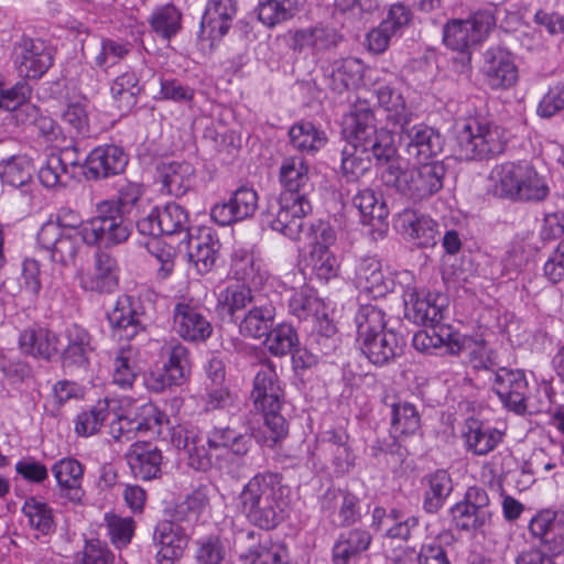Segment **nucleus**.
<instances>
[{"label":"nucleus","instance_id":"1","mask_svg":"<svg viewBox=\"0 0 564 564\" xmlns=\"http://www.w3.org/2000/svg\"><path fill=\"white\" fill-rule=\"evenodd\" d=\"M290 489L282 475L264 471L251 477L238 496L248 521L263 530L278 527L285 518Z\"/></svg>","mask_w":564,"mask_h":564},{"label":"nucleus","instance_id":"2","mask_svg":"<svg viewBox=\"0 0 564 564\" xmlns=\"http://www.w3.org/2000/svg\"><path fill=\"white\" fill-rule=\"evenodd\" d=\"M495 195L516 202H543L550 195L545 175L530 162H503L490 172Z\"/></svg>","mask_w":564,"mask_h":564},{"label":"nucleus","instance_id":"3","mask_svg":"<svg viewBox=\"0 0 564 564\" xmlns=\"http://www.w3.org/2000/svg\"><path fill=\"white\" fill-rule=\"evenodd\" d=\"M251 400L254 408L263 414L264 434L263 444L273 447L288 434V424L280 414L284 402V391L274 365L270 361L261 364L253 379Z\"/></svg>","mask_w":564,"mask_h":564},{"label":"nucleus","instance_id":"4","mask_svg":"<svg viewBox=\"0 0 564 564\" xmlns=\"http://www.w3.org/2000/svg\"><path fill=\"white\" fill-rule=\"evenodd\" d=\"M446 167L443 162L434 161L402 170L389 164L381 174L383 184L395 189L413 203L429 199L443 188Z\"/></svg>","mask_w":564,"mask_h":564},{"label":"nucleus","instance_id":"5","mask_svg":"<svg viewBox=\"0 0 564 564\" xmlns=\"http://www.w3.org/2000/svg\"><path fill=\"white\" fill-rule=\"evenodd\" d=\"M236 433L230 427H215L205 436L195 426L177 425L173 429L171 442L176 449L184 453L189 467L205 471L212 467V452L229 448L237 437Z\"/></svg>","mask_w":564,"mask_h":564},{"label":"nucleus","instance_id":"6","mask_svg":"<svg viewBox=\"0 0 564 564\" xmlns=\"http://www.w3.org/2000/svg\"><path fill=\"white\" fill-rule=\"evenodd\" d=\"M97 215L87 221L79 231L88 246L106 248L123 243L131 235V225L122 215L115 200H102L96 205Z\"/></svg>","mask_w":564,"mask_h":564},{"label":"nucleus","instance_id":"7","mask_svg":"<svg viewBox=\"0 0 564 564\" xmlns=\"http://www.w3.org/2000/svg\"><path fill=\"white\" fill-rule=\"evenodd\" d=\"M503 150L502 133L495 124L471 119L458 132L456 151L462 160H488Z\"/></svg>","mask_w":564,"mask_h":564},{"label":"nucleus","instance_id":"8","mask_svg":"<svg viewBox=\"0 0 564 564\" xmlns=\"http://www.w3.org/2000/svg\"><path fill=\"white\" fill-rule=\"evenodd\" d=\"M496 20L489 11H478L466 20L453 19L443 28V42L453 51L466 52L481 43L494 29Z\"/></svg>","mask_w":564,"mask_h":564},{"label":"nucleus","instance_id":"9","mask_svg":"<svg viewBox=\"0 0 564 564\" xmlns=\"http://www.w3.org/2000/svg\"><path fill=\"white\" fill-rule=\"evenodd\" d=\"M173 329L184 340L199 343L213 334L204 306L192 297H178L173 307Z\"/></svg>","mask_w":564,"mask_h":564},{"label":"nucleus","instance_id":"10","mask_svg":"<svg viewBox=\"0 0 564 564\" xmlns=\"http://www.w3.org/2000/svg\"><path fill=\"white\" fill-rule=\"evenodd\" d=\"M311 210L312 205L308 199L280 195L268 208V223L272 230L279 231L292 240H299L303 231V218Z\"/></svg>","mask_w":564,"mask_h":564},{"label":"nucleus","instance_id":"11","mask_svg":"<svg viewBox=\"0 0 564 564\" xmlns=\"http://www.w3.org/2000/svg\"><path fill=\"white\" fill-rule=\"evenodd\" d=\"M163 414L153 403H144L134 411L128 413L121 412L120 401L118 409L111 414L110 434L116 441H130L137 433L148 432L159 427L162 423Z\"/></svg>","mask_w":564,"mask_h":564},{"label":"nucleus","instance_id":"12","mask_svg":"<svg viewBox=\"0 0 564 564\" xmlns=\"http://www.w3.org/2000/svg\"><path fill=\"white\" fill-rule=\"evenodd\" d=\"M189 538V527L174 517L159 522L153 532L158 564H175L183 556Z\"/></svg>","mask_w":564,"mask_h":564},{"label":"nucleus","instance_id":"13","mask_svg":"<svg viewBox=\"0 0 564 564\" xmlns=\"http://www.w3.org/2000/svg\"><path fill=\"white\" fill-rule=\"evenodd\" d=\"M492 390L507 408L517 413L531 408L528 381L520 369L497 368L492 378Z\"/></svg>","mask_w":564,"mask_h":564},{"label":"nucleus","instance_id":"14","mask_svg":"<svg viewBox=\"0 0 564 564\" xmlns=\"http://www.w3.org/2000/svg\"><path fill=\"white\" fill-rule=\"evenodd\" d=\"M13 62L22 77L40 78L53 64V51L42 40L23 39L14 47Z\"/></svg>","mask_w":564,"mask_h":564},{"label":"nucleus","instance_id":"15","mask_svg":"<svg viewBox=\"0 0 564 564\" xmlns=\"http://www.w3.org/2000/svg\"><path fill=\"white\" fill-rule=\"evenodd\" d=\"M405 316L415 324L438 325L443 319L446 300L441 294L406 288L403 292Z\"/></svg>","mask_w":564,"mask_h":564},{"label":"nucleus","instance_id":"16","mask_svg":"<svg viewBox=\"0 0 564 564\" xmlns=\"http://www.w3.org/2000/svg\"><path fill=\"white\" fill-rule=\"evenodd\" d=\"M529 531L552 557L564 554V512L542 510L529 523Z\"/></svg>","mask_w":564,"mask_h":564},{"label":"nucleus","instance_id":"17","mask_svg":"<svg viewBox=\"0 0 564 564\" xmlns=\"http://www.w3.org/2000/svg\"><path fill=\"white\" fill-rule=\"evenodd\" d=\"M79 285L85 291L99 294L113 293L119 285L117 260L107 252L98 251L93 265L78 274Z\"/></svg>","mask_w":564,"mask_h":564},{"label":"nucleus","instance_id":"18","mask_svg":"<svg viewBox=\"0 0 564 564\" xmlns=\"http://www.w3.org/2000/svg\"><path fill=\"white\" fill-rule=\"evenodd\" d=\"M289 35L291 50L299 53L308 51L313 55L330 51L341 41L335 28L323 23L290 31Z\"/></svg>","mask_w":564,"mask_h":564},{"label":"nucleus","instance_id":"19","mask_svg":"<svg viewBox=\"0 0 564 564\" xmlns=\"http://www.w3.org/2000/svg\"><path fill=\"white\" fill-rule=\"evenodd\" d=\"M107 318L113 336L119 339L131 340L147 327L143 314L137 311L134 301L129 295H120L117 299L113 308L108 312Z\"/></svg>","mask_w":564,"mask_h":564},{"label":"nucleus","instance_id":"20","mask_svg":"<svg viewBox=\"0 0 564 564\" xmlns=\"http://www.w3.org/2000/svg\"><path fill=\"white\" fill-rule=\"evenodd\" d=\"M258 208V194L253 188L240 187L227 203L216 204L210 217L220 226H228L251 217Z\"/></svg>","mask_w":564,"mask_h":564},{"label":"nucleus","instance_id":"21","mask_svg":"<svg viewBox=\"0 0 564 564\" xmlns=\"http://www.w3.org/2000/svg\"><path fill=\"white\" fill-rule=\"evenodd\" d=\"M402 141L406 153L417 161L436 156L443 151L444 139L441 133L426 124L402 128Z\"/></svg>","mask_w":564,"mask_h":564},{"label":"nucleus","instance_id":"22","mask_svg":"<svg viewBox=\"0 0 564 564\" xmlns=\"http://www.w3.org/2000/svg\"><path fill=\"white\" fill-rule=\"evenodd\" d=\"M352 280L357 289L375 299L384 296L392 286V280L384 274L381 262L375 257L357 260Z\"/></svg>","mask_w":564,"mask_h":564},{"label":"nucleus","instance_id":"23","mask_svg":"<svg viewBox=\"0 0 564 564\" xmlns=\"http://www.w3.org/2000/svg\"><path fill=\"white\" fill-rule=\"evenodd\" d=\"M358 346L371 364L384 366L403 354L405 340L393 329L387 328L361 341Z\"/></svg>","mask_w":564,"mask_h":564},{"label":"nucleus","instance_id":"24","mask_svg":"<svg viewBox=\"0 0 564 564\" xmlns=\"http://www.w3.org/2000/svg\"><path fill=\"white\" fill-rule=\"evenodd\" d=\"M80 235L63 232L56 225L45 223L39 234L37 241L42 248L51 252V258L55 262L68 264L77 253Z\"/></svg>","mask_w":564,"mask_h":564},{"label":"nucleus","instance_id":"25","mask_svg":"<svg viewBox=\"0 0 564 564\" xmlns=\"http://www.w3.org/2000/svg\"><path fill=\"white\" fill-rule=\"evenodd\" d=\"M279 181L283 188L280 195L308 199L312 183L310 166L304 158L299 155L285 158L280 165Z\"/></svg>","mask_w":564,"mask_h":564},{"label":"nucleus","instance_id":"26","mask_svg":"<svg viewBox=\"0 0 564 564\" xmlns=\"http://www.w3.org/2000/svg\"><path fill=\"white\" fill-rule=\"evenodd\" d=\"M484 72L488 85L494 89L510 88L519 78L511 54L499 47L486 52Z\"/></svg>","mask_w":564,"mask_h":564},{"label":"nucleus","instance_id":"27","mask_svg":"<svg viewBox=\"0 0 564 564\" xmlns=\"http://www.w3.org/2000/svg\"><path fill=\"white\" fill-rule=\"evenodd\" d=\"M124 456L134 478L152 480L161 475L162 452L151 443L135 442Z\"/></svg>","mask_w":564,"mask_h":564},{"label":"nucleus","instance_id":"28","mask_svg":"<svg viewBox=\"0 0 564 564\" xmlns=\"http://www.w3.org/2000/svg\"><path fill=\"white\" fill-rule=\"evenodd\" d=\"M378 131L373 111L367 101H357L344 118V132L349 144L364 147Z\"/></svg>","mask_w":564,"mask_h":564},{"label":"nucleus","instance_id":"29","mask_svg":"<svg viewBox=\"0 0 564 564\" xmlns=\"http://www.w3.org/2000/svg\"><path fill=\"white\" fill-rule=\"evenodd\" d=\"M86 167L93 177H109L120 174L128 164V155L115 144L94 149L85 160Z\"/></svg>","mask_w":564,"mask_h":564},{"label":"nucleus","instance_id":"30","mask_svg":"<svg viewBox=\"0 0 564 564\" xmlns=\"http://www.w3.org/2000/svg\"><path fill=\"white\" fill-rule=\"evenodd\" d=\"M372 541L369 531L352 529L340 533L333 546V564H359Z\"/></svg>","mask_w":564,"mask_h":564},{"label":"nucleus","instance_id":"31","mask_svg":"<svg viewBox=\"0 0 564 564\" xmlns=\"http://www.w3.org/2000/svg\"><path fill=\"white\" fill-rule=\"evenodd\" d=\"M275 317V306L272 300L263 299L258 294L257 300L239 324V332L243 336L261 338L271 329Z\"/></svg>","mask_w":564,"mask_h":564},{"label":"nucleus","instance_id":"32","mask_svg":"<svg viewBox=\"0 0 564 564\" xmlns=\"http://www.w3.org/2000/svg\"><path fill=\"white\" fill-rule=\"evenodd\" d=\"M237 13V0H209L202 20V29L212 40L223 37L229 31Z\"/></svg>","mask_w":564,"mask_h":564},{"label":"nucleus","instance_id":"33","mask_svg":"<svg viewBox=\"0 0 564 564\" xmlns=\"http://www.w3.org/2000/svg\"><path fill=\"white\" fill-rule=\"evenodd\" d=\"M21 350L30 356L50 360L64 346L56 334L45 328L25 329L19 339Z\"/></svg>","mask_w":564,"mask_h":564},{"label":"nucleus","instance_id":"34","mask_svg":"<svg viewBox=\"0 0 564 564\" xmlns=\"http://www.w3.org/2000/svg\"><path fill=\"white\" fill-rule=\"evenodd\" d=\"M159 175L163 187L169 194L183 196L195 183L196 173L194 166L188 162H167L159 166Z\"/></svg>","mask_w":564,"mask_h":564},{"label":"nucleus","instance_id":"35","mask_svg":"<svg viewBox=\"0 0 564 564\" xmlns=\"http://www.w3.org/2000/svg\"><path fill=\"white\" fill-rule=\"evenodd\" d=\"M327 87L337 94L355 88L362 77V64L356 58L333 62L325 70Z\"/></svg>","mask_w":564,"mask_h":564},{"label":"nucleus","instance_id":"36","mask_svg":"<svg viewBox=\"0 0 564 564\" xmlns=\"http://www.w3.org/2000/svg\"><path fill=\"white\" fill-rule=\"evenodd\" d=\"M464 438L469 452L475 455H486L502 441V433L477 419H468Z\"/></svg>","mask_w":564,"mask_h":564},{"label":"nucleus","instance_id":"37","mask_svg":"<svg viewBox=\"0 0 564 564\" xmlns=\"http://www.w3.org/2000/svg\"><path fill=\"white\" fill-rule=\"evenodd\" d=\"M116 409H118L117 399L98 400L93 406L76 416L75 432L84 437L98 433L104 423L111 419Z\"/></svg>","mask_w":564,"mask_h":564},{"label":"nucleus","instance_id":"38","mask_svg":"<svg viewBox=\"0 0 564 564\" xmlns=\"http://www.w3.org/2000/svg\"><path fill=\"white\" fill-rule=\"evenodd\" d=\"M52 471L63 494L70 501L79 502L84 496L83 465L75 458H63L54 464Z\"/></svg>","mask_w":564,"mask_h":564},{"label":"nucleus","instance_id":"39","mask_svg":"<svg viewBox=\"0 0 564 564\" xmlns=\"http://www.w3.org/2000/svg\"><path fill=\"white\" fill-rule=\"evenodd\" d=\"M403 234L417 247L427 248L436 245L437 224L424 215L419 216L414 210H404L401 215Z\"/></svg>","mask_w":564,"mask_h":564},{"label":"nucleus","instance_id":"40","mask_svg":"<svg viewBox=\"0 0 564 564\" xmlns=\"http://www.w3.org/2000/svg\"><path fill=\"white\" fill-rule=\"evenodd\" d=\"M33 170L32 162L26 156H12L0 162V178L4 184L29 194L33 185Z\"/></svg>","mask_w":564,"mask_h":564},{"label":"nucleus","instance_id":"41","mask_svg":"<svg viewBox=\"0 0 564 564\" xmlns=\"http://www.w3.org/2000/svg\"><path fill=\"white\" fill-rule=\"evenodd\" d=\"M258 294L253 295L252 291L245 285H229L223 290L217 299V312L223 317L234 319L238 314L250 308Z\"/></svg>","mask_w":564,"mask_h":564},{"label":"nucleus","instance_id":"42","mask_svg":"<svg viewBox=\"0 0 564 564\" xmlns=\"http://www.w3.org/2000/svg\"><path fill=\"white\" fill-rule=\"evenodd\" d=\"M65 338L67 344L62 352L63 365L65 367L86 365L91 350L88 332L78 325H73L67 328Z\"/></svg>","mask_w":564,"mask_h":564},{"label":"nucleus","instance_id":"43","mask_svg":"<svg viewBox=\"0 0 564 564\" xmlns=\"http://www.w3.org/2000/svg\"><path fill=\"white\" fill-rule=\"evenodd\" d=\"M288 307L289 313L300 321L318 319L326 315L324 302L308 288L293 291Z\"/></svg>","mask_w":564,"mask_h":564},{"label":"nucleus","instance_id":"44","mask_svg":"<svg viewBox=\"0 0 564 564\" xmlns=\"http://www.w3.org/2000/svg\"><path fill=\"white\" fill-rule=\"evenodd\" d=\"M290 142L302 153L314 154L325 147L326 133L310 121L294 123L289 130Z\"/></svg>","mask_w":564,"mask_h":564},{"label":"nucleus","instance_id":"45","mask_svg":"<svg viewBox=\"0 0 564 564\" xmlns=\"http://www.w3.org/2000/svg\"><path fill=\"white\" fill-rule=\"evenodd\" d=\"M378 104L388 112L387 119L403 128L411 121L412 113L400 91L391 85H382L376 90Z\"/></svg>","mask_w":564,"mask_h":564},{"label":"nucleus","instance_id":"46","mask_svg":"<svg viewBox=\"0 0 564 564\" xmlns=\"http://www.w3.org/2000/svg\"><path fill=\"white\" fill-rule=\"evenodd\" d=\"M164 358L163 367L170 371V378L184 382L191 372V358L188 349L178 340L173 339L161 348Z\"/></svg>","mask_w":564,"mask_h":564},{"label":"nucleus","instance_id":"47","mask_svg":"<svg viewBox=\"0 0 564 564\" xmlns=\"http://www.w3.org/2000/svg\"><path fill=\"white\" fill-rule=\"evenodd\" d=\"M218 242L209 235L191 237L187 241L188 261L199 274L209 272L215 264Z\"/></svg>","mask_w":564,"mask_h":564},{"label":"nucleus","instance_id":"48","mask_svg":"<svg viewBox=\"0 0 564 564\" xmlns=\"http://www.w3.org/2000/svg\"><path fill=\"white\" fill-rule=\"evenodd\" d=\"M426 484L423 508L429 513H436L453 490L452 479L446 470H436L426 477Z\"/></svg>","mask_w":564,"mask_h":564},{"label":"nucleus","instance_id":"49","mask_svg":"<svg viewBox=\"0 0 564 564\" xmlns=\"http://www.w3.org/2000/svg\"><path fill=\"white\" fill-rule=\"evenodd\" d=\"M209 492L208 486L197 487L176 506L173 517L183 523H187L188 527L197 522L199 516L209 507Z\"/></svg>","mask_w":564,"mask_h":564},{"label":"nucleus","instance_id":"50","mask_svg":"<svg viewBox=\"0 0 564 564\" xmlns=\"http://www.w3.org/2000/svg\"><path fill=\"white\" fill-rule=\"evenodd\" d=\"M138 373L137 351L131 346L122 347L113 359L112 382L121 389H130Z\"/></svg>","mask_w":564,"mask_h":564},{"label":"nucleus","instance_id":"51","mask_svg":"<svg viewBox=\"0 0 564 564\" xmlns=\"http://www.w3.org/2000/svg\"><path fill=\"white\" fill-rule=\"evenodd\" d=\"M357 344L387 329L384 312L375 305H362L355 316Z\"/></svg>","mask_w":564,"mask_h":564},{"label":"nucleus","instance_id":"52","mask_svg":"<svg viewBox=\"0 0 564 564\" xmlns=\"http://www.w3.org/2000/svg\"><path fill=\"white\" fill-rule=\"evenodd\" d=\"M352 205L359 210L361 221L366 225H381L388 216L386 203L369 188L359 191L352 198Z\"/></svg>","mask_w":564,"mask_h":564},{"label":"nucleus","instance_id":"53","mask_svg":"<svg viewBox=\"0 0 564 564\" xmlns=\"http://www.w3.org/2000/svg\"><path fill=\"white\" fill-rule=\"evenodd\" d=\"M257 11L259 21L269 28H273L295 15L297 0H261Z\"/></svg>","mask_w":564,"mask_h":564},{"label":"nucleus","instance_id":"54","mask_svg":"<svg viewBox=\"0 0 564 564\" xmlns=\"http://www.w3.org/2000/svg\"><path fill=\"white\" fill-rule=\"evenodd\" d=\"M110 90L117 108L127 112L134 107L141 91L139 78L132 72L123 73L113 80Z\"/></svg>","mask_w":564,"mask_h":564},{"label":"nucleus","instance_id":"55","mask_svg":"<svg viewBox=\"0 0 564 564\" xmlns=\"http://www.w3.org/2000/svg\"><path fill=\"white\" fill-rule=\"evenodd\" d=\"M391 432L394 435H413L421 427L420 414L410 402L391 404Z\"/></svg>","mask_w":564,"mask_h":564},{"label":"nucleus","instance_id":"56","mask_svg":"<svg viewBox=\"0 0 564 564\" xmlns=\"http://www.w3.org/2000/svg\"><path fill=\"white\" fill-rule=\"evenodd\" d=\"M371 167V160L361 145L347 143L341 152V171L347 181L355 182Z\"/></svg>","mask_w":564,"mask_h":564},{"label":"nucleus","instance_id":"57","mask_svg":"<svg viewBox=\"0 0 564 564\" xmlns=\"http://www.w3.org/2000/svg\"><path fill=\"white\" fill-rule=\"evenodd\" d=\"M321 505L323 509L327 510L338 508L341 525L354 523L359 518L357 499L350 494L334 489L327 490L321 499Z\"/></svg>","mask_w":564,"mask_h":564},{"label":"nucleus","instance_id":"58","mask_svg":"<svg viewBox=\"0 0 564 564\" xmlns=\"http://www.w3.org/2000/svg\"><path fill=\"white\" fill-rule=\"evenodd\" d=\"M264 345L267 349L274 356L282 357L293 352L299 344L297 333L293 326L281 323L265 334Z\"/></svg>","mask_w":564,"mask_h":564},{"label":"nucleus","instance_id":"59","mask_svg":"<svg viewBox=\"0 0 564 564\" xmlns=\"http://www.w3.org/2000/svg\"><path fill=\"white\" fill-rule=\"evenodd\" d=\"M150 23L158 35L169 40L181 29V13L174 6L167 4L153 12Z\"/></svg>","mask_w":564,"mask_h":564},{"label":"nucleus","instance_id":"60","mask_svg":"<svg viewBox=\"0 0 564 564\" xmlns=\"http://www.w3.org/2000/svg\"><path fill=\"white\" fill-rule=\"evenodd\" d=\"M22 512L29 520L31 528L47 534L54 525L51 508L43 501L35 498L25 500Z\"/></svg>","mask_w":564,"mask_h":564},{"label":"nucleus","instance_id":"61","mask_svg":"<svg viewBox=\"0 0 564 564\" xmlns=\"http://www.w3.org/2000/svg\"><path fill=\"white\" fill-rule=\"evenodd\" d=\"M21 113H25L28 120L33 123L37 133L47 142L57 141L62 134L59 126L48 116L42 115L40 109L32 104L24 102L21 106Z\"/></svg>","mask_w":564,"mask_h":564},{"label":"nucleus","instance_id":"62","mask_svg":"<svg viewBox=\"0 0 564 564\" xmlns=\"http://www.w3.org/2000/svg\"><path fill=\"white\" fill-rule=\"evenodd\" d=\"M285 549L270 540H264L250 547L240 556L248 564H279L283 561Z\"/></svg>","mask_w":564,"mask_h":564},{"label":"nucleus","instance_id":"63","mask_svg":"<svg viewBox=\"0 0 564 564\" xmlns=\"http://www.w3.org/2000/svg\"><path fill=\"white\" fill-rule=\"evenodd\" d=\"M108 535L117 547L127 546L134 534L135 523L132 518L117 514H106Z\"/></svg>","mask_w":564,"mask_h":564},{"label":"nucleus","instance_id":"64","mask_svg":"<svg viewBox=\"0 0 564 564\" xmlns=\"http://www.w3.org/2000/svg\"><path fill=\"white\" fill-rule=\"evenodd\" d=\"M311 262L314 274L321 281L328 282L338 275L339 262L329 249H312Z\"/></svg>","mask_w":564,"mask_h":564}]
</instances>
